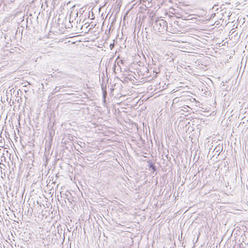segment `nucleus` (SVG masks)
<instances>
[{"label":"nucleus","mask_w":248,"mask_h":248,"mask_svg":"<svg viewBox=\"0 0 248 248\" xmlns=\"http://www.w3.org/2000/svg\"><path fill=\"white\" fill-rule=\"evenodd\" d=\"M168 28L167 22L163 19L156 20L153 24L154 30L161 33L168 31Z\"/></svg>","instance_id":"obj_1"},{"label":"nucleus","mask_w":248,"mask_h":248,"mask_svg":"<svg viewBox=\"0 0 248 248\" xmlns=\"http://www.w3.org/2000/svg\"><path fill=\"white\" fill-rule=\"evenodd\" d=\"M149 168H151L154 171L156 170L155 166L153 163L149 164Z\"/></svg>","instance_id":"obj_2"},{"label":"nucleus","mask_w":248,"mask_h":248,"mask_svg":"<svg viewBox=\"0 0 248 248\" xmlns=\"http://www.w3.org/2000/svg\"><path fill=\"white\" fill-rule=\"evenodd\" d=\"M171 33H175V30H174L173 29H170V31Z\"/></svg>","instance_id":"obj_3"},{"label":"nucleus","mask_w":248,"mask_h":248,"mask_svg":"<svg viewBox=\"0 0 248 248\" xmlns=\"http://www.w3.org/2000/svg\"><path fill=\"white\" fill-rule=\"evenodd\" d=\"M114 44H111L109 46L110 49H112V48L114 47Z\"/></svg>","instance_id":"obj_4"},{"label":"nucleus","mask_w":248,"mask_h":248,"mask_svg":"<svg viewBox=\"0 0 248 248\" xmlns=\"http://www.w3.org/2000/svg\"><path fill=\"white\" fill-rule=\"evenodd\" d=\"M107 95V92L106 91H103V96L105 98Z\"/></svg>","instance_id":"obj_5"},{"label":"nucleus","mask_w":248,"mask_h":248,"mask_svg":"<svg viewBox=\"0 0 248 248\" xmlns=\"http://www.w3.org/2000/svg\"><path fill=\"white\" fill-rule=\"evenodd\" d=\"M54 91H55L56 92L59 91V87H56V88L54 89Z\"/></svg>","instance_id":"obj_6"},{"label":"nucleus","mask_w":248,"mask_h":248,"mask_svg":"<svg viewBox=\"0 0 248 248\" xmlns=\"http://www.w3.org/2000/svg\"><path fill=\"white\" fill-rule=\"evenodd\" d=\"M182 18L183 19H186V16H185L184 15H182Z\"/></svg>","instance_id":"obj_7"},{"label":"nucleus","mask_w":248,"mask_h":248,"mask_svg":"<svg viewBox=\"0 0 248 248\" xmlns=\"http://www.w3.org/2000/svg\"><path fill=\"white\" fill-rule=\"evenodd\" d=\"M147 0H141L140 1V2H141V1H142L143 2H145Z\"/></svg>","instance_id":"obj_8"},{"label":"nucleus","mask_w":248,"mask_h":248,"mask_svg":"<svg viewBox=\"0 0 248 248\" xmlns=\"http://www.w3.org/2000/svg\"><path fill=\"white\" fill-rule=\"evenodd\" d=\"M121 63H123V61L121 60Z\"/></svg>","instance_id":"obj_9"}]
</instances>
